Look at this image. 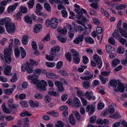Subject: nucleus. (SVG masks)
Returning a JSON list of instances; mask_svg holds the SVG:
<instances>
[{"label":"nucleus","instance_id":"obj_1","mask_svg":"<svg viewBox=\"0 0 127 127\" xmlns=\"http://www.w3.org/2000/svg\"><path fill=\"white\" fill-rule=\"evenodd\" d=\"M28 78L31 80V82L33 84H36L37 87L41 90H45L46 87L47 86V83L44 80L39 81L37 80V76L36 75H30L28 76Z\"/></svg>","mask_w":127,"mask_h":127},{"label":"nucleus","instance_id":"obj_2","mask_svg":"<svg viewBox=\"0 0 127 127\" xmlns=\"http://www.w3.org/2000/svg\"><path fill=\"white\" fill-rule=\"evenodd\" d=\"M74 6L76 7L75 12L77 13L76 16V18L82 21H85L86 19L85 17L83 15V12L85 13H86L87 12L86 10L83 8L81 9L79 6L77 4H75Z\"/></svg>","mask_w":127,"mask_h":127},{"label":"nucleus","instance_id":"obj_3","mask_svg":"<svg viewBox=\"0 0 127 127\" xmlns=\"http://www.w3.org/2000/svg\"><path fill=\"white\" fill-rule=\"evenodd\" d=\"M12 50L11 48L5 49L4 51V54L5 62L9 63L11 61V58L10 55L12 52Z\"/></svg>","mask_w":127,"mask_h":127},{"label":"nucleus","instance_id":"obj_4","mask_svg":"<svg viewBox=\"0 0 127 127\" xmlns=\"http://www.w3.org/2000/svg\"><path fill=\"white\" fill-rule=\"evenodd\" d=\"M6 30L7 32L9 33L14 32L15 29V26L14 24L12 23L11 20H10V22L7 24L5 26Z\"/></svg>","mask_w":127,"mask_h":127},{"label":"nucleus","instance_id":"obj_5","mask_svg":"<svg viewBox=\"0 0 127 127\" xmlns=\"http://www.w3.org/2000/svg\"><path fill=\"white\" fill-rule=\"evenodd\" d=\"M88 34L87 32L86 31H85L81 35L75 38L73 41L74 43L76 44H79L80 42L83 41L84 36L87 35Z\"/></svg>","mask_w":127,"mask_h":127},{"label":"nucleus","instance_id":"obj_6","mask_svg":"<svg viewBox=\"0 0 127 127\" xmlns=\"http://www.w3.org/2000/svg\"><path fill=\"white\" fill-rule=\"evenodd\" d=\"M93 59L95 62L98 68L100 69L102 66V62L101 59L97 54L94 55Z\"/></svg>","mask_w":127,"mask_h":127},{"label":"nucleus","instance_id":"obj_7","mask_svg":"<svg viewBox=\"0 0 127 127\" xmlns=\"http://www.w3.org/2000/svg\"><path fill=\"white\" fill-rule=\"evenodd\" d=\"M84 75H86L84 76L80 77V78L82 80H89L92 79L93 77V75L91 74L89 71L85 72L83 73Z\"/></svg>","mask_w":127,"mask_h":127},{"label":"nucleus","instance_id":"obj_8","mask_svg":"<svg viewBox=\"0 0 127 127\" xmlns=\"http://www.w3.org/2000/svg\"><path fill=\"white\" fill-rule=\"evenodd\" d=\"M50 21V23L49 24V25L52 28L55 29L58 26V20L57 18H52L51 21L49 19H48V22Z\"/></svg>","mask_w":127,"mask_h":127},{"label":"nucleus","instance_id":"obj_9","mask_svg":"<svg viewBox=\"0 0 127 127\" xmlns=\"http://www.w3.org/2000/svg\"><path fill=\"white\" fill-rule=\"evenodd\" d=\"M95 106L94 104L88 105L86 107V111L88 112L89 115H91L93 114L95 111Z\"/></svg>","mask_w":127,"mask_h":127},{"label":"nucleus","instance_id":"obj_10","mask_svg":"<svg viewBox=\"0 0 127 127\" xmlns=\"http://www.w3.org/2000/svg\"><path fill=\"white\" fill-rule=\"evenodd\" d=\"M114 90L116 92H120L123 93L125 91V87L123 84L120 82L117 87L115 88H114Z\"/></svg>","mask_w":127,"mask_h":127},{"label":"nucleus","instance_id":"obj_11","mask_svg":"<svg viewBox=\"0 0 127 127\" xmlns=\"http://www.w3.org/2000/svg\"><path fill=\"white\" fill-rule=\"evenodd\" d=\"M13 102V99L12 98L9 99L8 100L7 103L8 107L11 109L13 108L15 109H18L19 107L18 105L16 104H14Z\"/></svg>","mask_w":127,"mask_h":127},{"label":"nucleus","instance_id":"obj_12","mask_svg":"<svg viewBox=\"0 0 127 127\" xmlns=\"http://www.w3.org/2000/svg\"><path fill=\"white\" fill-rule=\"evenodd\" d=\"M93 92L92 91H87L85 93V95L89 100H94L95 99V96H93Z\"/></svg>","mask_w":127,"mask_h":127},{"label":"nucleus","instance_id":"obj_13","mask_svg":"<svg viewBox=\"0 0 127 127\" xmlns=\"http://www.w3.org/2000/svg\"><path fill=\"white\" fill-rule=\"evenodd\" d=\"M55 85L57 87L58 91L59 92H62L64 89L62 83L60 81H56L55 83Z\"/></svg>","mask_w":127,"mask_h":127},{"label":"nucleus","instance_id":"obj_14","mask_svg":"<svg viewBox=\"0 0 127 127\" xmlns=\"http://www.w3.org/2000/svg\"><path fill=\"white\" fill-rule=\"evenodd\" d=\"M109 108L108 110L103 112V115L106 116L108 114H111L115 112V109L111 105L109 106Z\"/></svg>","mask_w":127,"mask_h":127},{"label":"nucleus","instance_id":"obj_15","mask_svg":"<svg viewBox=\"0 0 127 127\" xmlns=\"http://www.w3.org/2000/svg\"><path fill=\"white\" fill-rule=\"evenodd\" d=\"M72 102L73 105L76 108L78 107L81 106L80 101L77 97H74L73 99Z\"/></svg>","mask_w":127,"mask_h":127},{"label":"nucleus","instance_id":"obj_16","mask_svg":"<svg viewBox=\"0 0 127 127\" xmlns=\"http://www.w3.org/2000/svg\"><path fill=\"white\" fill-rule=\"evenodd\" d=\"M11 20L8 17L1 19H0V25H3L5 24V26L6 25L7 23H10Z\"/></svg>","mask_w":127,"mask_h":127},{"label":"nucleus","instance_id":"obj_17","mask_svg":"<svg viewBox=\"0 0 127 127\" xmlns=\"http://www.w3.org/2000/svg\"><path fill=\"white\" fill-rule=\"evenodd\" d=\"M18 5V3H15L12 5L9 6L7 9L8 12L10 13L12 12L15 9L17 6Z\"/></svg>","mask_w":127,"mask_h":127},{"label":"nucleus","instance_id":"obj_18","mask_svg":"<svg viewBox=\"0 0 127 127\" xmlns=\"http://www.w3.org/2000/svg\"><path fill=\"white\" fill-rule=\"evenodd\" d=\"M57 31L63 35H65L67 33V29L65 28H62L61 27H59L57 29Z\"/></svg>","mask_w":127,"mask_h":127},{"label":"nucleus","instance_id":"obj_19","mask_svg":"<svg viewBox=\"0 0 127 127\" xmlns=\"http://www.w3.org/2000/svg\"><path fill=\"white\" fill-rule=\"evenodd\" d=\"M72 24L73 26V28L74 30L76 32H77L78 31H83L84 30V29L81 26L76 25L74 22H72Z\"/></svg>","mask_w":127,"mask_h":127},{"label":"nucleus","instance_id":"obj_20","mask_svg":"<svg viewBox=\"0 0 127 127\" xmlns=\"http://www.w3.org/2000/svg\"><path fill=\"white\" fill-rule=\"evenodd\" d=\"M49 1L51 4H53L54 2L57 3H62V1H63L64 3L67 4H68L69 3L68 0H49Z\"/></svg>","mask_w":127,"mask_h":127},{"label":"nucleus","instance_id":"obj_21","mask_svg":"<svg viewBox=\"0 0 127 127\" xmlns=\"http://www.w3.org/2000/svg\"><path fill=\"white\" fill-rule=\"evenodd\" d=\"M60 47L58 46H55L51 49V50L50 52L51 54L54 55L55 53L57 52H59L60 50Z\"/></svg>","mask_w":127,"mask_h":127},{"label":"nucleus","instance_id":"obj_22","mask_svg":"<svg viewBox=\"0 0 127 127\" xmlns=\"http://www.w3.org/2000/svg\"><path fill=\"white\" fill-rule=\"evenodd\" d=\"M34 32L37 33L39 32L42 30V26L40 24H36L34 25L33 28Z\"/></svg>","mask_w":127,"mask_h":127},{"label":"nucleus","instance_id":"obj_23","mask_svg":"<svg viewBox=\"0 0 127 127\" xmlns=\"http://www.w3.org/2000/svg\"><path fill=\"white\" fill-rule=\"evenodd\" d=\"M119 82H120L115 80H113L110 81L109 84L111 87L115 88L116 87H117V86Z\"/></svg>","mask_w":127,"mask_h":127},{"label":"nucleus","instance_id":"obj_24","mask_svg":"<svg viewBox=\"0 0 127 127\" xmlns=\"http://www.w3.org/2000/svg\"><path fill=\"white\" fill-rule=\"evenodd\" d=\"M11 69V66L7 65L5 67L4 70V73L5 75H8L10 72Z\"/></svg>","mask_w":127,"mask_h":127},{"label":"nucleus","instance_id":"obj_25","mask_svg":"<svg viewBox=\"0 0 127 127\" xmlns=\"http://www.w3.org/2000/svg\"><path fill=\"white\" fill-rule=\"evenodd\" d=\"M68 120L70 123L73 125L75 124V120L73 114H70L69 116Z\"/></svg>","mask_w":127,"mask_h":127},{"label":"nucleus","instance_id":"obj_26","mask_svg":"<svg viewBox=\"0 0 127 127\" xmlns=\"http://www.w3.org/2000/svg\"><path fill=\"white\" fill-rule=\"evenodd\" d=\"M24 20L26 23L30 24L32 23V20L31 17L28 15H26L24 17Z\"/></svg>","mask_w":127,"mask_h":127},{"label":"nucleus","instance_id":"obj_27","mask_svg":"<svg viewBox=\"0 0 127 127\" xmlns=\"http://www.w3.org/2000/svg\"><path fill=\"white\" fill-rule=\"evenodd\" d=\"M71 53L72 57H79V53L74 49H71L70 51Z\"/></svg>","mask_w":127,"mask_h":127},{"label":"nucleus","instance_id":"obj_28","mask_svg":"<svg viewBox=\"0 0 127 127\" xmlns=\"http://www.w3.org/2000/svg\"><path fill=\"white\" fill-rule=\"evenodd\" d=\"M120 63V60L117 59H115L112 62V65L113 67L116 66Z\"/></svg>","mask_w":127,"mask_h":127},{"label":"nucleus","instance_id":"obj_29","mask_svg":"<svg viewBox=\"0 0 127 127\" xmlns=\"http://www.w3.org/2000/svg\"><path fill=\"white\" fill-rule=\"evenodd\" d=\"M29 38L28 36L26 35H24L22 37V42L23 44L24 45H26L28 42V39Z\"/></svg>","mask_w":127,"mask_h":127},{"label":"nucleus","instance_id":"obj_30","mask_svg":"<svg viewBox=\"0 0 127 127\" xmlns=\"http://www.w3.org/2000/svg\"><path fill=\"white\" fill-rule=\"evenodd\" d=\"M114 48L111 45H107L106 46V49L108 53H110L112 50H114Z\"/></svg>","mask_w":127,"mask_h":127},{"label":"nucleus","instance_id":"obj_31","mask_svg":"<svg viewBox=\"0 0 127 127\" xmlns=\"http://www.w3.org/2000/svg\"><path fill=\"white\" fill-rule=\"evenodd\" d=\"M29 63L31 66H37L38 64V63L32 59H30L29 60Z\"/></svg>","mask_w":127,"mask_h":127},{"label":"nucleus","instance_id":"obj_32","mask_svg":"<svg viewBox=\"0 0 127 127\" xmlns=\"http://www.w3.org/2000/svg\"><path fill=\"white\" fill-rule=\"evenodd\" d=\"M83 87L85 89H87L91 85V83L87 81H85L82 84Z\"/></svg>","mask_w":127,"mask_h":127},{"label":"nucleus","instance_id":"obj_33","mask_svg":"<svg viewBox=\"0 0 127 127\" xmlns=\"http://www.w3.org/2000/svg\"><path fill=\"white\" fill-rule=\"evenodd\" d=\"M14 89L13 88H10L9 89H6L4 90V93L7 95H10L14 91Z\"/></svg>","mask_w":127,"mask_h":127},{"label":"nucleus","instance_id":"obj_34","mask_svg":"<svg viewBox=\"0 0 127 127\" xmlns=\"http://www.w3.org/2000/svg\"><path fill=\"white\" fill-rule=\"evenodd\" d=\"M33 67L30 66V64H29V63L27 64V72L28 73H31L33 71Z\"/></svg>","mask_w":127,"mask_h":127},{"label":"nucleus","instance_id":"obj_35","mask_svg":"<svg viewBox=\"0 0 127 127\" xmlns=\"http://www.w3.org/2000/svg\"><path fill=\"white\" fill-rule=\"evenodd\" d=\"M85 41L90 44H93L94 42V41L93 39L91 37H86L85 38Z\"/></svg>","mask_w":127,"mask_h":127},{"label":"nucleus","instance_id":"obj_36","mask_svg":"<svg viewBox=\"0 0 127 127\" xmlns=\"http://www.w3.org/2000/svg\"><path fill=\"white\" fill-rule=\"evenodd\" d=\"M2 108L4 112L8 114L11 113V111L7 109L5 107L4 104H3L2 105Z\"/></svg>","mask_w":127,"mask_h":127},{"label":"nucleus","instance_id":"obj_37","mask_svg":"<svg viewBox=\"0 0 127 127\" xmlns=\"http://www.w3.org/2000/svg\"><path fill=\"white\" fill-rule=\"evenodd\" d=\"M76 93L78 96L79 97H81L84 96L85 95V93L83 91L79 89H78L76 91Z\"/></svg>","mask_w":127,"mask_h":127},{"label":"nucleus","instance_id":"obj_38","mask_svg":"<svg viewBox=\"0 0 127 127\" xmlns=\"http://www.w3.org/2000/svg\"><path fill=\"white\" fill-rule=\"evenodd\" d=\"M20 115L21 117H23L26 116H30L32 115V114L28 113L27 111L24 110L20 113Z\"/></svg>","mask_w":127,"mask_h":127},{"label":"nucleus","instance_id":"obj_39","mask_svg":"<svg viewBox=\"0 0 127 127\" xmlns=\"http://www.w3.org/2000/svg\"><path fill=\"white\" fill-rule=\"evenodd\" d=\"M29 103L30 105L32 107L35 106L38 107L39 106V103L37 102H34L32 100H30Z\"/></svg>","mask_w":127,"mask_h":127},{"label":"nucleus","instance_id":"obj_40","mask_svg":"<svg viewBox=\"0 0 127 127\" xmlns=\"http://www.w3.org/2000/svg\"><path fill=\"white\" fill-rule=\"evenodd\" d=\"M112 36L118 39L120 38V35L118 30H115L112 34Z\"/></svg>","mask_w":127,"mask_h":127},{"label":"nucleus","instance_id":"obj_41","mask_svg":"<svg viewBox=\"0 0 127 127\" xmlns=\"http://www.w3.org/2000/svg\"><path fill=\"white\" fill-rule=\"evenodd\" d=\"M34 0H30L28 2V6L29 9L32 8L34 6Z\"/></svg>","mask_w":127,"mask_h":127},{"label":"nucleus","instance_id":"obj_42","mask_svg":"<svg viewBox=\"0 0 127 127\" xmlns=\"http://www.w3.org/2000/svg\"><path fill=\"white\" fill-rule=\"evenodd\" d=\"M72 61L73 62L76 64H78L80 62V57H72Z\"/></svg>","mask_w":127,"mask_h":127},{"label":"nucleus","instance_id":"obj_43","mask_svg":"<svg viewBox=\"0 0 127 127\" xmlns=\"http://www.w3.org/2000/svg\"><path fill=\"white\" fill-rule=\"evenodd\" d=\"M126 7V4H121L115 7V9L118 10H121L123 9Z\"/></svg>","mask_w":127,"mask_h":127},{"label":"nucleus","instance_id":"obj_44","mask_svg":"<svg viewBox=\"0 0 127 127\" xmlns=\"http://www.w3.org/2000/svg\"><path fill=\"white\" fill-rule=\"evenodd\" d=\"M99 77L101 81L102 84H105L106 81H108V79L106 78H104L103 76L100 75H99Z\"/></svg>","mask_w":127,"mask_h":127},{"label":"nucleus","instance_id":"obj_45","mask_svg":"<svg viewBox=\"0 0 127 127\" xmlns=\"http://www.w3.org/2000/svg\"><path fill=\"white\" fill-rule=\"evenodd\" d=\"M124 48L121 46H119L117 50V53L121 54L124 53Z\"/></svg>","mask_w":127,"mask_h":127},{"label":"nucleus","instance_id":"obj_46","mask_svg":"<svg viewBox=\"0 0 127 127\" xmlns=\"http://www.w3.org/2000/svg\"><path fill=\"white\" fill-rule=\"evenodd\" d=\"M65 57L67 60L70 62L71 61L72 57L71 54L69 53H66L65 54Z\"/></svg>","mask_w":127,"mask_h":127},{"label":"nucleus","instance_id":"obj_47","mask_svg":"<svg viewBox=\"0 0 127 127\" xmlns=\"http://www.w3.org/2000/svg\"><path fill=\"white\" fill-rule=\"evenodd\" d=\"M20 49L21 50V56L22 58H24L26 55V52L25 49L22 47H20Z\"/></svg>","mask_w":127,"mask_h":127},{"label":"nucleus","instance_id":"obj_48","mask_svg":"<svg viewBox=\"0 0 127 127\" xmlns=\"http://www.w3.org/2000/svg\"><path fill=\"white\" fill-rule=\"evenodd\" d=\"M63 64L62 61H60L58 62L57 64L56 67L57 69H60L62 66Z\"/></svg>","mask_w":127,"mask_h":127},{"label":"nucleus","instance_id":"obj_49","mask_svg":"<svg viewBox=\"0 0 127 127\" xmlns=\"http://www.w3.org/2000/svg\"><path fill=\"white\" fill-rule=\"evenodd\" d=\"M21 13L24 14L26 13L28 11V9L27 7L24 6H21L20 7Z\"/></svg>","mask_w":127,"mask_h":127},{"label":"nucleus","instance_id":"obj_50","mask_svg":"<svg viewBox=\"0 0 127 127\" xmlns=\"http://www.w3.org/2000/svg\"><path fill=\"white\" fill-rule=\"evenodd\" d=\"M97 90L100 93L102 94H105L104 92V89L102 86H100L97 88Z\"/></svg>","mask_w":127,"mask_h":127},{"label":"nucleus","instance_id":"obj_51","mask_svg":"<svg viewBox=\"0 0 127 127\" xmlns=\"http://www.w3.org/2000/svg\"><path fill=\"white\" fill-rule=\"evenodd\" d=\"M109 117L112 118L116 119L119 118L120 117V116L119 114L116 113L113 115H110Z\"/></svg>","mask_w":127,"mask_h":127},{"label":"nucleus","instance_id":"obj_52","mask_svg":"<svg viewBox=\"0 0 127 127\" xmlns=\"http://www.w3.org/2000/svg\"><path fill=\"white\" fill-rule=\"evenodd\" d=\"M48 94L50 95L55 96H58L59 95V93L54 91H48Z\"/></svg>","mask_w":127,"mask_h":127},{"label":"nucleus","instance_id":"obj_53","mask_svg":"<svg viewBox=\"0 0 127 127\" xmlns=\"http://www.w3.org/2000/svg\"><path fill=\"white\" fill-rule=\"evenodd\" d=\"M14 54L16 57H18L20 55V52L19 49L17 48H15L14 50Z\"/></svg>","mask_w":127,"mask_h":127},{"label":"nucleus","instance_id":"obj_54","mask_svg":"<svg viewBox=\"0 0 127 127\" xmlns=\"http://www.w3.org/2000/svg\"><path fill=\"white\" fill-rule=\"evenodd\" d=\"M118 39L119 42L123 45L125 44L127 42L126 39L122 37H120Z\"/></svg>","mask_w":127,"mask_h":127},{"label":"nucleus","instance_id":"obj_55","mask_svg":"<svg viewBox=\"0 0 127 127\" xmlns=\"http://www.w3.org/2000/svg\"><path fill=\"white\" fill-rule=\"evenodd\" d=\"M5 119L8 121H10L13 120L14 118L11 116H7L4 117Z\"/></svg>","mask_w":127,"mask_h":127},{"label":"nucleus","instance_id":"obj_56","mask_svg":"<svg viewBox=\"0 0 127 127\" xmlns=\"http://www.w3.org/2000/svg\"><path fill=\"white\" fill-rule=\"evenodd\" d=\"M90 6L95 9H99V6L97 3H92L90 4Z\"/></svg>","mask_w":127,"mask_h":127},{"label":"nucleus","instance_id":"obj_57","mask_svg":"<svg viewBox=\"0 0 127 127\" xmlns=\"http://www.w3.org/2000/svg\"><path fill=\"white\" fill-rule=\"evenodd\" d=\"M42 6L39 3L36 4V10L41 11L42 9Z\"/></svg>","mask_w":127,"mask_h":127},{"label":"nucleus","instance_id":"obj_58","mask_svg":"<svg viewBox=\"0 0 127 127\" xmlns=\"http://www.w3.org/2000/svg\"><path fill=\"white\" fill-rule=\"evenodd\" d=\"M61 13L62 17L64 18H66L68 15V13L67 11L65 10H63L61 11Z\"/></svg>","mask_w":127,"mask_h":127},{"label":"nucleus","instance_id":"obj_59","mask_svg":"<svg viewBox=\"0 0 127 127\" xmlns=\"http://www.w3.org/2000/svg\"><path fill=\"white\" fill-rule=\"evenodd\" d=\"M83 62L84 64H86L88 63L89 61L88 59L86 56H84L83 57Z\"/></svg>","mask_w":127,"mask_h":127},{"label":"nucleus","instance_id":"obj_60","mask_svg":"<svg viewBox=\"0 0 127 127\" xmlns=\"http://www.w3.org/2000/svg\"><path fill=\"white\" fill-rule=\"evenodd\" d=\"M64 124L61 121H58L56 125V127H63Z\"/></svg>","mask_w":127,"mask_h":127},{"label":"nucleus","instance_id":"obj_61","mask_svg":"<svg viewBox=\"0 0 127 127\" xmlns=\"http://www.w3.org/2000/svg\"><path fill=\"white\" fill-rule=\"evenodd\" d=\"M60 74L63 76H67L68 74L66 72L63 70H60L58 72Z\"/></svg>","mask_w":127,"mask_h":127},{"label":"nucleus","instance_id":"obj_62","mask_svg":"<svg viewBox=\"0 0 127 127\" xmlns=\"http://www.w3.org/2000/svg\"><path fill=\"white\" fill-rule=\"evenodd\" d=\"M32 46L33 49L34 50H37V44L35 41H33L32 42Z\"/></svg>","mask_w":127,"mask_h":127},{"label":"nucleus","instance_id":"obj_63","mask_svg":"<svg viewBox=\"0 0 127 127\" xmlns=\"http://www.w3.org/2000/svg\"><path fill=\"white\" fill-rule=\"evenodd\" d=\"M48 114L52 115L54 116L57 117L58 116L59 113L57 112H55L54 111H52L48 112Z\"/></svg>","mask_w":127,"mask_h":127},{"label":"nucleus","instance_id":"obj_64","mask_svg":"<svg viewBox=\"0 0 127 127\" xmlns=\"http://www.w3.org/2000/svg\"><path fill=\"white\" fill-rule=\"evenodd\" d=\"M17 80V78L16 77V74L15 73L14 75H13L12 78L10 79V81L13 83L15 82Z\"/></svg>","mask_w":127,"mask_h":127}]
</instances>
